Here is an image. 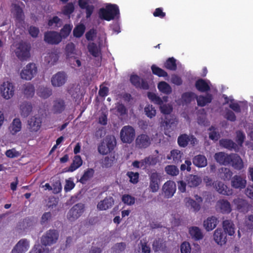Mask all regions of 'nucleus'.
I'll return each instance as SVG.
<instances>
[{"label":"nucleus","instance_id":"obj_46","mask_svg":"<svg viewBox=\"0 0 253 253\" xmlns=\"http://www.w3.org/2000/svg\"><path fill=\"white\" fill-rule=\"evenodd\" d=\"M37 94L40 97L45 99L51 94V90L48 88L41 87L38 89Z\"/></svg>","mask_w":253,"mask_h":253},{"label":"nucleus","instance_id":"obj_42","mask_svg":"<svg viewBox=\"0 0 253 253\" xmlns=\"http://www.w3.org/2000/svg\"><path fill=\"white\" fill-rule=\"evenodd\" d=\"M85 30V27L83 24L77 25L73 30V35L76 38H80L83 36Z\"/></svg>","mask_w":253,"mask_h":253},{"label":"nucleus","instance_id":"obj_40","mask_svg":"<svg viewBox=\"0 0 253 253\" xmlns=\"http://www.w3.org/2000/svg\"><path fill=\"white\" fill-rule=\"evenodd\" d=\"M219 172L220 173V176L224 180H229L233 174L232 171L226 168H221L219 170Z\"/></svg>","mask_w":253,"mask_h":253},{"label":"nucleus","instance_id":"obj_35","mask_svg":"<svg viewBox=\"0 0 253 253\" xmlns=\"http://www.w3.org/2000/svg\"><path fill=\"white\" fill-rule=\"evenodd\" d=\"M12 13L13 15L19 20L22 19L23 17V13L22 9L19 5L14 3L12 5L11 8Z\"/></svg>","mask_w":253,"mask_h":253},{"label":"nucleus","instance_id":"obj_44","mask_svg":"<svg viewBox=\"0 0 253 253\" xmlns=\"http://www.w3.org/2000/svg\"><path fill=\"white\" fill-rule=\"evenodd\" d=\"M233 204L238 210H243V209L247 205L246 201L240 198L234 199L233 201Z\"/></svg>","mask_w":253,"mask_h":253},{"label":"nucleus","instance_id":"obj_51","mask_svg":"<svg viewBox=\"0 0 253 253\" xmlns=\"http://www.w3.org/2000/svg\"><path fill=\"white\" fill-rule=\"evenodd\" d=\"M148 97L154 103L159 106L163 103V100L154 93L148 92Z\"/></svg>","mask_w":253,"mask_h":253},{"label":"nucleus","instance_id":"obj_57","mask_svg":"<svg viewBox=\"0 0 253 253\" xmlns=\"http://www.w3.org/2000/svg\"><path fill=\"white\" fill-rule=\"evenodd\" d=\"M160 110L162 113L164 114H169L172 110V107L169 104H166L162 103L160 105Z\"/></svg>","mask_w":253,"mask_h":253},{"label":"nucleus","instance_id":"obj_16","mask_svg":"<svg viewBox=\"0 0 253 253\" xmlns=\"http://www.w3.org/2000/svg\"><path fill=\"white\" fill-rule=\"evenodd\" d=\"M44 41L50 44H58L61 41V37L57 32H49L45 33Z\"/></svg>","mask_w":253,"mask_h":253},{"label":"nucleus","instance_id":"obj_49","mask_svg":"<svg viewBox=\"0 0 253 253\" xmlns=\"http://www.w3.org/2000/svg\"><path fill=\"white\" fill-rule=\"evenodd\" d=\"M72 28L73 26L70 24L65 25L64 26L60 31V34H59L61 37V39L62 38H66L69 36Z\"/></svg>","mask_w":253,"mask_h":253},{"label":"nucleus","instance_id":"obj_62","mask_svg":"<svg viewBox=\"0 0 253 253\" xmlns=\"http://www.w3.org/2000/svg\"><path fill=\"white\" fill-rule=\"evenodd\" d=\"M5 154L7 157L10 158L18 157L20 155V153L15 149L8 150L5 152Z\"/></svg>","mask_w":253,"mask_h":253},{"label":"nucleus","instance_id":"obj_34","mask_svg":"<svg viewBox=\"0 0 253 253\" xmlns=\"http://www.w3.org/2000/svg\"><path fill=\"white\" fill-rule=\"evenodd\" d=\"M193 164L198 167H205L207 165V160L206 158L203 155H198L193 159Z\"/></svg>","mask_w":253,"mask_h":253},{"label":"nucleus","instance_id":"obj_58","mask_svg":"<svg viewBox=\"0 0 253 253\" xmlns=\"http://www.w3.org/2000/svg\"><path fill=\"white\" fill-rule=\"evenodd\" d=\"M94 171L92 169H88L84 173L81 178L80 181L84 183L86 181L90 178L93 175Z\"/></svg>","mask_w":253,"mask_h":253},{"label":"nucleus","instance_id":"obj_10","mask_svg":"<svg viewBox=\"0 0 253 253\" xmlns=\"http://www.w3.org/2000/svg\"><path fill=\"white\" fill-rule=\"evenodd\" d=\"M42 123V119L40 117H32L30 119L28 123L29 131L33 134L37 133L40 129Z\"/></svg>","mask_w":253,"mask_h":253},{"label":"nucleus","instance_id":"obj_11","mask_svg":"<svg viewBox=\"0 0 253 253\" xmlns=\"http://www.w3.org/2000/svg\"><path fill=\"white\" fill-rule=\"evenodd\" d=\"M67 80L66 74L63 72H59L52 76L51 83L54 87H60L65 84Z\"/></svg>","mask_w":253,"mask_h":253},{"label":"nucleus","instance_id":"obj_33","mask_svg":"<svg viewBox=\"0 0 253 253\" xmlns=\"http://www.w3.org/2000/svg\"><path fill=\"white\" fill-rule=\"evenodd\" d=\"M209 81H205L202 79L199 80L196 83V88L202 92L208 91L210 89Z\"/></svg>","mask_w":253,"mask_h":253},{"label":"nucleus","instance_id":"obj_38","mask_svg":"<svg viewBox=\"0 0 253 253\" xmlns=\"http://www.w3.org/2000/svg\"><path fill=\"white\" fill-rule=\"evenodd\" d=\"M158 88L160 91L166 94H170L172 91L171 86L165 82H161L158 84Z\"/></svg>","mask_w":253,"mask_h":253},{"label":"nucleus","instance_id":"obj_50","mask_svg":"<svg viewBox=\"0 0 253 253\" xmlns=\"http://www.w3.org/2000/svg\"><path fill=\"white\" fill-rule=\"evenodd\" d=\"M123 202L128 206L133 205L135 203V198L128 194H125L122 197Z\"/></svg>","mask_w":253,"mask_h":253},{"label":"nucleus","instance_id":"obj_48","mask_svg":"<svg viewBox=\"0 0 253 253\" xmlns=\"http://www.w3.org/2000/svg\"><path fill=\"white\" fill-rule=\"evenodd\" d=\"M126 244L123 242L115 244L111 249L112 253H120L126 248Z\"/></svg>","mask_w":253,"mask_h":253},{"label":"nucleus","instance_id":"obj_3","mask_svg":"<svg viewBox=\"0 0 253 253\" xmlns=\"http://www.w3.org/2000/svg\"><path fill=\"white\" fill-rule=\"evenodd\" d=\"M119 14V8L115 4L107 5L105 8H101L99 11L100 17L107 21L113 19Z\"/></svg>","mask_w":253,"mask_h":253},{"label":"nucleus","instance_id":"obj_39","mask_svg":"<svg viewBox=\"0 0 253 253\" xmlns=\"http://www.w3.org/2000/svg\"><path fill=\"white\" fill-rule=\"evenodd\" d=\"M182 153L178 150H173L170 152V154L167 156V159L169 160L172 159L175 162H178L181 160Z\"/></svg>","mask_w":253,"mask_h":253},{"label":"nucleus","instance_id":"obj_15","mask_svg":"<svg viewBox=\"0 0 253 253\" xmlns=\"http://www.w3.org/2000/svg\"><path fill=\"white\" fill-rule=\"evenodd\" d=\"M213 240L220 246L225 245L227 242L226 234L220 228L216 229L213 233Z\"/></svg>","mask_w":253,"mask_h":253},{"label":"nucleus","instance_id":"obj_14","mask_svg":"<svg viewBox=\"0 0 253 253\" xmlns=\"http://www.w3.org/2000/svg\"><path fill=\"white\" fill-rule=\"evenodd\" d=\"M247 180L245 176L235 175L231 179V186L235 189H242L245 188Z\"/></svg>","mask_w":253,"mask_h":253},{"label":"nucleus","instance_id":"obj_6","mask_svg":"<svg viewBox=\"0 0 253 253\" xmlns=\"http://www.w3.org/2000/svg\"><path fill=\"white\" fill-rule=\"evenodd\" d=\"M15 92V87L13 83L7 81L2 83L0 86V93L1 96L6 99L11 98Z\"/></svg>","mask_w":253,"mask_h":253},{"label":"nucleus","instance_id":"obj_61","mask_svg":"<svg viewBox=\"0 0 253 253\" xmlns=\"http://www.w3.org/2000/svg\"><path fill=\"white\" fill-rule=\"evenodd\" d=\"M48 24L49 26L53 27H59L61 25V21L58 17L55 16L49 20Z\"/></svg>","mask_w":253,"mask_h":253},{"label":"nucleus","instance_id":"obj_55","mask_svg":"<svg viewBox=\"0 0 253 253\" xmlns=\"http://www.w3.org/2000/svg\"><path fill=\"white\" fill-rule=\"evenodd\" d=\"M220 144L229 149H236V144L231 140L222 139L220 141Z\"/></svg>","mask_w":253,"mask_h":253},{"label":"nucleus","instance_id":"obj_27","mask_svg":"<svg viewBox=\"0 0 253 253\" xmlns=\"http://www.w3.org/2000/svg\"><path fill=\"white\" fill-rule=\"evenodd\" d=\"M20 113L23 117H27L32 112L33 106L30 102H24L19 105Z\"/></svg>","mask_w":253,"mask_h":253},{"label":"nucleus","instance_id":"obj_2","mask_svg":"<svg viewBox=\"0 0 253 253\" xmlns=\"http://www.w3.org/2000/svg\"><path fill=\"white\" fill-rule=\"evenodd\" d=\"M116 145L115 137L113 135L107 136L98 145V152L102 155H106L114 149Z\"/></svg>","mask_w":253,"mask_h":253},{"label":"nucleus","instance_id":"obj_30","mask_svg":"<svg viewBox=\"0 0 253 253\" xmlns=\"http://www.w3.org/2000/svg\"><path fill=\"white\" fill-rule=\"evenodd\" d=\"M59 55L57 51H54L47 53L44 57L45 62L49 65H54L58 61Z\"/></svg>","mask_w":253,"mask_h":253},{"label":"nucleus","instance_id":"obj_45","mask_svg":"<svg viewBox=\"0 0 253 253\" xmlns=\"http://www.w3.org/2000/svg\"><path fill=\"white\" fill-rule=\"evenodd\" d=\"M211 96L210 94L207 95L205 97L200 96L197 98L198 104L201 106L206 105L207 103L211 101Z\"/></svg>","mask_w":253,"mask_h":253},{"label":"nucleus","instance_id":"obj_60","mask_svg":"<svg viewBox=\"0 0 253 253\" xmlns=\"http://www.w3.org/2000/svg\"><path fill=\"white\" fill-rule=\"evenodd\" d=\"M209 137L213 140H218L219 134L216 128L213 127L210 128Z\"/></svg>","mask_w":253,"mask_h":253},{"label":"nucleus","instance_id":"obj_9","mask_svg":"<svg viewBox=\"0 0 253 253\" xmlns=\"http://www.w3.org/2000/svg\"><path fill=\"white\" fill-rule=\"evenodd\" d=\"M176 189V186L175 182L171 180H169L163 185V194L166 198H170L175 193Z\"/></svg>","mask_w":253,"mask_h":253},{"label":"nucleus","instance_id":"obj_13","mask_svg":"<svg viewBox=\"0 0 253 253\" xmlns=\"http://www.w3.org/2000/svg\"><path fill=\"white\" fill-rule=\"evenodd\" d=\"M30 248V242L26 239H22L19 240L14 246L11 253H25Z\"/></svg>","mask_w":253,"mask_h":253},{"label":"nucleus","instance_id":"obj_22","mask_svg":"<svg viewBox=\"0 0 253 253\" xmlns=\"http://www.w3.org/2000/svg\"><path fill=\"white\" fill-rule=\"evenodd\" d=\"M222 227L224 232L228 236H232L235 232V226L231 220H225L222 222Z\"/></svg>","mask_w":253,"mask_h":253},{"label":"nucleus","instance_id":"obj_20","mask_svg":"<svg viewBox=\"0 0 253 253\" xmlns=\"http://www.w3.org/2000/svg\"><path fill=\"white\" fill-rule=\"evenodd\" d=\"M216 209L223 213H229L232 211L230 203L226 200H219L216 204Z\"/></svg>","mask_w":253,"mask_h":253},{"label":"nucleus","instance_id":"obj_4","mask_svg":"<svg viewBox=\"0 0 253 253\" xmlns=\"http://www.w3.org/2000/svg\"><path fill=\"white\" fill-rule=\"evenodd\" d=\"M135 135L134 129L129 126L123 127L120 132L121 139L124 143H131L134 140Z\"/></svg>","mask_w":253,"mask_h":253},{"label":"nucleus","instance_id":"obj_43","mask_svg":"<svg viewBox=\"0 0 253 253\" xmlns=\"http://www.w3.org/2000/svg\"><path fill=\"white\" fill-rule=\"evenodd\" d=\"M65 108L64 102L62 100H57L54 102L53 110L55 113H60Z\"/></svg>","mask_w":253,"mask_h":253},{"label":"nucleus","instance_id":"obj_5","mask_svg":"<svg viewBox=\"0 0 253 253\" xmlns=\"http://www.w3.org/2000/svg\"><path fill=\"white\" fill-rule=\"evenodd\" d=\"M37 73V67L34 63H29L21 70L20 75L21 79L31 80Z\"/></svg>","mask_w":253,"mask_h":253},{"label":"nucleus","instance_id":"obj_23","mask_svg":"<svg viewBox=\"0 0 253 253\" xmlns=\"http://www.w3.org/2000/svg\"><path fill=\"white\" fill-rule=\"evenodd\" d=\"M218 222V220L216 217L211 216L204 221L203 226L207 231H210L216 227Z\"/></svg>","mask_w":253,"mask_h":253},{"label":"nucleus","instance_id":"obj_37","mask_svg":"<svg viewBox=\"0 0 253 253\" xmlns=\"http://www.w3.org/2000/svg\"><path fill=\"white\" fill-rule=\"evenodd\" d=\"M87 49L90 54L94 57H98L100 55V48L93 42L88 43Z\"/></svg>","mask_w":253,"mask_h":253},{"label":"nucleus","instance_id":"obj_47","mask_svg":"<svg viewBox=\"0 0 253 253\" xmlns=\"http://www.w3.org/2000/svg\"><path fill=\"white\" fill-rule=\"evenodd\" d=\"M35 88L32 84L28 83L24 85V93L28 97L33 96Z\"/></svg>","mask_w":253,"mask_h":253},{"label":"nucleus","instance_id":"obj_52","mask_svg":"<svg viewBox=\"0 0 253 253\" xmlns=\"http://www.w3.org/2000/svg\"><path fill=\"white\" fill-rule=\"evenodd\" d=\"M165 170L167 174L171 176H176L179 173L178 169L173 165L167 166L165 168Z\"/></svg>","mask_w":253,"mask_h":253},{"label":"nucleus","instance_id":"obj_28","mask_svg":"<svg viewBox=\"0 0 253 253\" xmlns=\"http://www.w3.org/2000/svg\"><path fill=\"white\" fill-rule=\"evenodd\" d=\"M22 128V123L19 119L15 118L13 119L11 123L9 130L10 133L12 135H15L18 132L20 131Z\"/></svg>","mask_w":253,"mask_h":253},{"label":"nucleus","instance_id":"obj_63","mask_svg":"<svg viewBox=\"0 0 253 253\" xmlns=\"http://www.w3.org/2000/svg\"><path fill=\"white\" fill-rule=\"evenodd\" d=\"M191 250V246L189 242H184L181 245V253H190Z\"/></svg>","mask_w":253,"mask_h":253},{"label":"nucleus","instance_id":"obj_59","mask_svg":"<svg viewBox=\"0 0 253 253\" xmlns=\"http://www.w3.org/2000/svg\"><path fill=\"white\" fill-rule=\"evenodd\" d=\"M165 67L171 70H175L176 69L175 59L173 58H169L165 64Z\"/></svg>","mask_w":253,"mask_h":253},{"label":"nucleus","instance_id":"obj_12","mask_svg":"<svg viewBox=\"0 0 253 253\" xmlns=\"http://www.w3.org/2000/svg\"><path fill=\"white\" fill-rule=\"evenodd\" d=\"M84 206L82 204L75 205L69 211L68 218L72 221L78 218L84 212Z\"/></svg>","mask_w":253,"mask_h":253},{"label":"nucleus","instance_id":"obj_8","mask_svg":"<svg viewBox=\"0 0 253 253\" xmlns=\"http://www.w3.org/2000/svg\"><path fill=\"white\" fill-rule=\"evenodd\" d=\"M161 175L160 173L156 171L152 172L149 175L150 184L149 188L151 192H157L160 188V183Z\"/></svg>","mask_w":253,"mask_h":253},{"label":"nucleus","instance_id":"obj_53","mask_svg":"<svg viewBox=\"0 0 253 253\" xmlns=\"http://www.w3.org/2000/svg\"><path fill=\"white\" fill-rule=\"evenodd\" d=\"M144 111L147 116L150 118L154 117L156 114V109L151 105H147L144 108Z\"/></svg>","mask_w":253,"mask_h":253},{"label":"nucleus","instance_id":"obj_64","mask_svg":"<svg viewBox=\"0 0 253 253\" xmlns=\"http://www.w3.org/2000/svg\"><path fill=\"white\" fill-rule=\"evenodd\" d=\"M127 175L130 179V181L132 183H136L138 181L139 174L137 172H128Z\"/></svg>","mask_w":253,"mask_h":253},{"label":"nucleus","instance_id":"obj_29","mask_svg":"<svg viewBox=\"0 0 253 253\" xmlns=\"http://www.w3.org/2000/svg\"><path fill=\"white\" fill-rule=\"evenodd\" d=\"M231 163L232 167L238 170H240L244 168V164L242 159L235 154H232Z\"/></svg>","mask_w":253,"mask_h":253},{"label":"nucleus","instance_id":"obj_7","mask_svg":"<svg viewBox=\"0 0 253 253\" xmlns=\"http://www.w3.org/2000/svg\"><path fill=\"white\" fill-rule=\"evenodd\" d=\"M58 234L55 230H49L41 238L42 243L45 246L51 245L56 242Z\"/></svg>","mask_w":253,"mask_h":253},{"label":"nucleus","instance_id":"obj_25","mask_svg":"<svg viewBox=\"0 0 253 253\" xmlns=\"http://www.w3.org/2000/svg\"><path fill=\"white\" fill-rule=\"evenodd\" d=\"M214 187L217 192L223 195H230L232 193V190L221 181L215 182Z\"/></svg>","mask_w":253,"mask_h":253},{"label":"nucleus","instance_id":"obj_31","mask_svg":"<svg viewBox=\"0 0 253 253\" xmlns=\"http://www.w3.org/2000/svg\"><path fill=\"white\" fill-rule=\"evenodd\" d=\"M188 185L190 187L198 186L202 182V179L195 175H189L186 178Z\"/></svg>","mask_w":253,"mask_h":253},{"label":"nucleus","instance_id":"obj_36","mask_svg":"<svg viewBox=\"0 0 253 253\" xmlns=\"http://www.w3.org/2000/svg\"><path fill=\"white\" fill-rule=\"evenodd\" d=\"M184 202L187 207H190L194 211H198L200 208V204L190 197L185 198Z\"/></svg>","mask_w":253,"mask_h":253},{"label":"nucleus","instance_id":"obj_54","mask_svg":"<svg viewBox=\"0 0 253 253\" xmlns=\"http://www.w3.org/2000/svg\"><path fill=\"white\" fill-rule=\"evenodd\" d=\"M152 72L154 74L156 75L159 77H167V73L163 69L159 68L156 65H152L151 67Z\"/></svg>","mask_w":253,"mask_h":253},{"label":"nucleus","instance_id":"obj_19","mask_svg":"<svg viewBox=\"0 0 253 253\" xmlns=\"http://www.w3.org/2000/svg\"><path fill=\"white\" fill-rule=\"evenodd\" d=\"M151 143L150 137L146 134H142L137 136L135 140V144L137 147L142 148H146Z\"/></svg>","mask_w":253,"mask_h":253},{"label":"nucleus","instance_id":"obj_41","mask_svg":"<svg viewBox=\"0 0 253 253\" xmlns=\"http://www.w3.org/2000/svg\"><path fill=\"white\" fill-rule=\"evenodd\" d=\"M82 160L80 156H76L74 157L73 163L69 168L68 171H73L79 168L82 165Z\"/></svg>","mask_w":253,"mask_h":253},{"label":"nucleus","instance_id":"obj_1","mask_svg":"<svg viewBox=\"0 0 253 253\" xmlns=\"http://www.w3.org/2000/svg\"><path fill=\"white\" fill-rule=\"evenodd\" d=\"M11 48L16 56L21 60H26L30 57L31 46L29 44L20 42L13 44Z\"/></svg>","mask_w":253,"mask_h":253},{"label":"nucleus","instance_id":"obj_24","mask_svg":"<svg viewBox=\"0 0 253 253\" xmlns=\"http://www.w3.org/2000/svg\"><path fill=\"white\" fill-rule=\"evenodd\" d=\"M130 81L132 84L136 87L143 89H147L148 88V84L136 75H132L130 77Z\"/></svg>","mask_w":253,"mask_h":253},{"label":"nucleus","instance_id":"obj_21","mask_svg":"<svg viewBox=\"0 0 253 253\" xmlns=\"http://www.w3.org/2000/svg\"><path fill=\"white\" fill-rule=\"evenodd\" d=\"M114 204V200L111 197L105 198L100 201L97 205V208L99 211H105L111 208Z\"/></svg>","mask_w":253,"mask_h":253},{"label":"nucleus","instance_id":"obj_32","mask_svg":"<svg viewBox=\"0 0 253 253\" xmlns=\"http://www.w3.org/2000/svg\"><path fill=\"white\" fill-rule=\"evenodd\" d=\"M65 54L67 59H70L75 57L77 53L74 43H69L66 45Z\"/></svg>","mask_w":253,"mask_h":253},{"label":"nucleus","instance_id":"obj_18","mask_svg":"<svg viewBox=\"0 0 253 253\" xmlns=\"http://www.w3.org/2000/svg\"><path fill=\"white\" fill-rule=\"evenodd\" d=\"M231 157L232 154L228 155L227 154L223 152L215 153L214 156L216 162L223 165H227L230 164L232 159Z\"/></svg>","mask_w":253,"mask_h":253},{"label":"nucleus","instance_id":"obj_26","mask_svg":"<svg viewBox=\"0 0 253 253\" xmlns=\"http://www.w3.org/2000/svg\"><path fill=\"white\" fill-rule=\"evenodd\" d=\"M188 232L192 239L196 241L202 239L204 237L201 229L197 226L189 227Z\"/></svg>","mask_w":253,"mask_h":253},{"label":"nucleus","instance_id":"obj_17","mask_svg":"<svg viewBox=\"0 0 253 253\" xmlns=\"http://www.w3.org/2000/svg\"><path fill=\"white\" fill-rule=\"evenodd\" d=\"M178 144L182 147H185L189 143L194 146L197 144V140L196 138L193 136L183 134L178 137Z\"/></svg>","mask_w":253,"mask_h":253},{"label":"nucleus","instance_id":"obj_56","mask_svg":"<svg viewBox=\"0 0 253 253\" xmlns=\"http://www.w3.org/2000/svg\"><path fill=\"white\" fill-rule=\"evenodd\" d=\"M139 248L143 253H150L151 249L146 240H142L139 244Z\"/></svg>","mask_w":253,"mask_h":253}]
</instances>
